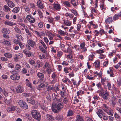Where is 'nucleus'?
I'll return each mask as SVG.
<instances>
[{
	"label": "nucleus",
	"instance_id": "obj_1",
	"mask_svg": "<svg viewBox=\"0 0 121 121\" xmlns=\"http://www.w3.org/2000/svg\"><path fill=\"white\" fill-rule=\"evenodd\" d=\"M31 114L33 117L34 119L39 121L40 120L41 117L40 113L36 110H33L31 112Z\"/></svg>",
	"mask_w": 121,
	"mask_h": 121
},
{
	"label": "nucleus",
	"instance_id": "obj_2",
	"mask_svg": "<svg viewBox=\"0 0 121 121\" xmlns=\"http://www.w3.org/2000/svg\"><path fill=\"white\" fill-rule=\"evenodd\" d=\"M102 107L104 111L108 114L111 116L113 115V114L112 112V110L111 108L108 106L106 104H103Z\"/></svg>",
	"mask_w": 121,
	"mask_h": 121
},
{
	"label": "nucleus",
	"instance_id": "obj_3",
	"mask_svg": "<svg viewBox=\"0 0 121 121\" xmlns=\"http://www.w3.org/2000/svg\"><path fill=\"white\" fill-rule=\"evenodd\" d=\"M63 107L62 104L59 103L57 104H55L52 105V111L55 113H57Z\"/></svg>",
	"mask_w": 121,
	"mask_h": 121
},
{
	"label": "nucleus",
	"instance_id": "obj_4",
	"mask_svg": "<svg viewBox=\"0 0 121 121\" xmlns=\"http://www.w3.org/2000/svg\"><path fill=\"white\" fill-rule=\"evenodd\" d=\"M17 102L20 107L24 109H26L28 108V105L24 101L18 100H17Z\"/></svg>",
	"mask_w": 121,
	"mask_h": 121
},
{
	"label": "nucleus",
	"instance_id": "obj_5",
	"mask_svg": "<svg viewBox=\"0 0 121 121\" xmlns=\"http://www.w3.org/2000/svg\"><path fill=\"white\" fill-rule=\"evenodd\" d=\"M37 75L38 77L39 78V79L42 81V82H45L46 79L44 78V75L42 73L38 72L37 73Z\"/></svg>",
	"mask_w": 121,
	"mask_h": 121
},
{
	"label": "nucleus",
	"instance_id": "obj_6",
	"mask_svg": "<svg viewBox=\"0 0 121 121\" xmlns=\"http://www.w3.org/2000/svg\"><path fill=\"white\" fill-rule=\"evenodd\" d=\"M28 43L32 48H37L36 42L32 40L29 39L27 41Z\"/></svg>",
	"mask_w": 121,
	"mask_h": 121
},
{
	"label": "nucleus",
	"instance_id": "obj_7",
	"mask_svg": "<svg viewBox=\"0 0 121 121\" xmlns=\"http://www.w3.org/2000/svg\"><path fill=\"white\" fill-rule=\"evenodd\" d=\"M11 79L13 80H18L20 78L19 74H13L10 76Z\"/></svg>",
	"mask_w": 121,
	"mask_h": 121
},
{
	"label": "nucleus",
	"instance_id": "obj_8",
	"mask_svg": "<svg viewBox=\"0 0 121 121\" xmlns=\"http://www.w3.org/2000/svg\"><path fill=\"white\" fill-rule=\"evenodd\" d=\"M103 99L105 100H107L109 96V93L106 90V91L101 95Z\"/></svg>",
	"mask_w": 121,
	"mask_h": 121
},
{
	"label": "nucleus",
	"instance_id": "obj_9",
	"mask_svg": "<svg viewBox=\"0 0 121 121\" xmlns=\"http://www.w3.org/2000/svg\"><path fill=\"white\" fill-rule=\"evenodd\" d=\"M16 90L17 93H20L23 92L24 90V89L22 86L19 85L17 86Z\"/></svg>",
	"mask_w": 121,
	"mask_h": 121
},
{
	"label": "nucleus",
	"instance_id": "obj_10",
	"mask_svg": "<svg viewBox=\"0 0 121 121\" xmlns=\"http://www.w3.org/2000/svg\"><path fill=\"white\" fill-rule=\"evenodd\" d=\"M27 20L31 23H34L35 22V20L34 18L29 15H27L26 17Z\"/></svg>",
	"mask_w": 121,
	"mask_h": 121
},
{
	"label": "nucleus",
	"instance_id": "obj_11",
	"mask_svg": "<svg viewBox=\"0 0 121 121\" xmlns=\"http://www.w3.org/2000/svg\"><path fill=\"white\" fill-rule=\"evenodd\" d=\"M37 4L39 8L43 9L44 8V5L43 4L42 2L40 0H38L37 2Z\"/></svg>",
	"mask_w": 121,
	"mask_h": 121
},
{
	"label": "nucleus",
	"instance_id": "obj_12",
	"mask_svg": "<svg viewBox=\"0 0 121 121\" xmlns=\"http://www.w3.org/2000/svg\"><path fill=\"white\" fill-rule=\"evenodd\" d=\"M53 7L57 11H59L61 9L60 5L59 4L54 3L53 4Z\"/></svg>",
	"mask_w": 121,
	"mask_h": 121
},
{
	"label": "nucleus",
	"instance_id": "obj_13",
	"mask_svg": "<svg viewBox=\"0 0 121 121\" xmlns=\"http://www.w3.org/2000/svg\"><path fill=\"white\" fill-rule=\"evenodd\" d=\"M97 114L99 117L101 118L103 116V114H104V112L102 110L99 109H98V111L97 112Z\"/></svg>",
	"mask_w": 121,
	"mask_h": 121
},
{
	"label": "nucleus",
	"instance_id": "obj_14",
	"mask_svg": "<svg viewBox=\"0 0 121 121\" xmlns=\"http://www.w3.org/2000/svg\"><path fill=\"white\" fill-rule=\"evenodd\" d=\"M55 118L57 120L61 121L63 120V117L62 115H58L56 116Z\"/></svg>",
	"mask_w": 121,
	"mask_h": 121
},
{
	"label": "nucleus",
	"instance_id": "obj_15",
	"mask_svg": "<svg viewBox=\"0 0 121 121\" xmlns=\"http://www.w3.org/2000/svg\"><path fill=\"white\" fill-rule=\"evenodd\" d=\"M16 108L14 106H10L8 108L7 111L8 112H10L14 111L16 110Z\"/></svg>",
	"mask_w": 121,
	"mask_h": 121
},
{
	"label": "nucleus",
	"instance_id": "obj_16",
	"mask_svg": "<svg viewBox=\"0 0 121 121\" xmlns=\"http://www.w3.org/2000/svg\"><path fill=\"white\" fill-rule=\"evenodd\" d=\"M113 21L112 17H108L105 20V22L107 24H109L112 22Z\"/></svg>",
	"mask_w": 121,
	"mask_h": 121
},
{
	"label": "nucleus",
	"instance_id": "obj_17",
	"mask_svg": "<svg viewBox=\"0 0 121 121\" xmlns=\"http://www.w3.org/2000/svg\"><path fill=\"white\" fill-rule=\"evenodd\" d=\"M46 116L48 119L49 121H52L54 120V118L51 115L49 114H47Z\"/></svg>",
	"mask_w": 121,
	"mask_h": 121
},
{
	"label": "nucleus",
	"instance_id": "obj_18",
	"mask_svg": "<svg viewBox=\"0 0 121 121\" xmlns=\"http://www.w3.org/2000/svg\"><path fill=\"white\" fill-rule=\"evenodd\" d=\"M76 121H84L83 118L82 117L78 114L76 117Z\"/></svg>",
	"mask_w": 121,
	"mask_h": 121
},
{
	"label": "nucleus",
	"instance_id": "obj_19",
	"mask_svg": "<svg viewBox=\"0 0 121 121\" xmlns=\"http://www.w3.org/2000/svg\"><path fill=\"white\" fill-rule=\"evenodd\" d=\"M26 85L27 86L30 88V90L31 91H33L34 89V87L32 86L31 83L29 82H26Z\"/></svg>",
	"mask_w": 121,
	"mask_h": 121
},
{
	"label": "nucleus",
	"instance_id": "obj_20",
	"mask_svg": "<svg viewBox=\"0 0 121 121\" xmlns=\"http://www.w3.org/2000/svg\"><path fill=\"white\" fill-rule=\"evenodd\" d=\"M26 100L27 102L32 105H34L35 104V101L30 98H27Z\"/></svg>",
	"mask_w": 121,
	"mask_h": 121
},
{
	"label": "nucleus",
	"instance_id": "obj_21",
	"mask_svg": "<svg viewBox=\"0 0 121 121\" xmlns=\"http://www.w3.org/2000/svg\"><path fill=\"white\" fill-rule=\"evenodd\" d=\"M4 24L5 25L12 26L15 25V23L11 22L6 21L5 22Z\"/></svg>",
	"mask_w": 121,
	"mask_h": 121
},
{
	"label": "nucleus",
	"instance_id": "obj_22",
	"mask_svg": "<svg viewBox=\"0 0 121 121\" xmlns=\"http://www.w3.org/2000/svg\"><path fill=\"white\" fill-rule=\"evenodd\" d=\"M2 33L4 34H9L10 33V30L7 28H4L2 29Z\"/></svg>",
	"mask_w": 121,
	"mask_h": 121
},
{
	"label": "nucleus",
	"instance_id": "obj_23",
	"mask_svg": "<svg viewBox=\"0 0 121 121\" xmlns=\"http://www.w3.org/2000/svg\"><path fill=\"white\" fill-rule=\"evenodd\" d=\"M100 61L99 60H97L95 62L94 64V65L96 68H99L100 67Z\"/></svg>",
	"mask_w": 121,
	"mask_h": 121
},
{
	"label": "nucleus",
	"instance_id": "obj_24",
	"mask_svg": "<svg viewBox=\"0 0 121 121\" xmlns=\"http://www.w3.org/2000/svg\"><path fill=\"white\" fill-rule=\"evenodd\" d=\"M74 113L73 111L71 110H68L67 114L66 115L67 117H69L73 115Z\"/></svg>",
	"mask_w": 121,
	"mask_h": 121
},
{
	"label": "nucleus",
	"instance_id": "obj_25",
	"mask_svg": "<svg viewBox=\"0 0 121 121\" xmlns=\"http://www.w3.org/2000/svg\"><path fill=\"white\" fill-rule=\"evenodd\" d=\"M8 6L10 7L13 8L15 4L12 1H9L8 2Z\"/></svg>",
	"mask_w": 121,
	"mask_h": 121
},
{
	"label": "nucleus",
	"instance_id": "obj_26",
	"mask_svg": "<svg viewBox=\"0 0 121 121\" xmlns=\"http://www.w3.org/2000/svg\"><path fill=\"white\" fill-rule=\"evenodd\" d=\"M99 89L97 91V93H98L99 95L100 96L101 95H102L104 92V89L103 88H102Z\"/></svg>",
	"mask_w": 121,
	"mask_h": 121
},
{
	"label": "nucleus",
	"instance_id": "obj_27",
	"mask_svg": "<svg viewBox=\"0 0 121 121\" xmlns=\"http://www.w3.org/2000/svg\"><path fill=\"white\" fill-rule=\"evenodd\" d=\"M20 70L19 69H14L12 70L11 71H10V73H14V74H18V73H19Z\"/></svg>",
	"mask_w": 121,
	"mask_h": 121
},
{
	"label": "nucleus",
	"instance_id": "obj_28",
	"mask_svg": "<svg viewBox=\"0 0 121 121\" xmlns=\"http://www.w3.org/2000/svg\"><path fill=\"white\" fill-rule=\"evenodd\" d=\"M44 87L45 88V87L44 85V83L43 82V83H41L38 86L37 89L38 90H41V88Z\"/></svg>",
	"mask_w": 121,
	"mask_h": 121
},
{
	"label": "nucleus",
	"instance_id": "obj_29",
	"mask_svg": "<svg viewBox=\"0 0 121 121\" xmlns=\"http://www.w3.org/2000/svg\"><path fill=\"white\" fill-rule=\"evenodd\" d=\"M78 0H77V2L76 3V1L74 0H71L70 1V2L74 6H77L78 5Z\"/></svg>",
	"mask_w": 121,
	"mask_h": 121
},
{
	"label": "nucleus",
	"instance_id": "obj_30",
	"mask_svg": "<svg viewBox=\"0 0 121 121\" xmlns=\"http://www.w3.org/2000/svg\"><path fill=\"white\" fill-rule=\"evenodd\" d=\"M4 56L6 57L9 58H11L12 56V54L9 53H6L4 54Z\"/></svg>",
	"mask_w": 121,
	"mask_h": 121
},
{
	"label": "nucleus",
	"instance_id": "obj_31",
	"mask_svg": "<svg viewBox=\"0 0 121 121\" xmlns=\"http://www.w3.org/2000/svg\"><path fill=\"white\" fill-rule=\"evenodd\" d=\"M16 37L17 38V39L19 41H22L23 38L22 36L20 35L17 34L16 35Z\"/></svg>",
	"mask_w": 121,
	"mask_h": 121
},
{
	"label": "nucleus",
	"instance_id": "obj_32",
	"mask_svg": "<svg viewBox=\"0 0 121 121\" xmlns=\"http://www.w3.org/2000/svg\"><path fill=\"white\" fill-rule=\"evenodd\" d=\"M94 74H96L94 76H98L99 77H101L102 75V73L101 72H100L99 73H98V72L97 71H95L94 72Z\"/></svg>",
	"mask_w": 121,
	"mask_h": 121
},
{
	"label": "nucleus",
	"instance_id": "obj_33",
	"mask_svg": "<svg viewBox=\"0 0 121 121\" xmlns=\"http://www.w3.org/2000/svg\"><path fill=\"white\" fill-rule=\"evenodd\" d=\"M53 36H54V35L52 33H48V36L50 40H52L53 39Z\"/></svg>",
	"mask_w": 121,
	"mask_h": 121
},
{
	"label": "nucleus",
	"instance_id": "obj_34",
	"mask_svg": "<svg viewBox=\"0 0 121 121\" xmlns=\"http://www.w3.org/2000/svg\"><path fill=\"white\" fill-rule=\"evenodd\" d=\"M65 45L62 43H60V48L61 50L64 52H66L65 50Z\"/></svg>",
	"mask_w": 121,
	"mask_h": 121
},
{
	"label": "nucleus",
	"instance_id": "obj_35",
	"mask_svg": "<svg viewBox=\"0 0 121 121\" xmlns=\"http://www.w3.org/2000/svg\"><path fill=\"white\" fill-rule=\"evenodd\" d=\"M63 21H64V23L65 25L67 26H70L71 25V23L70 21L68 20H67L66 22L65 20H63Z\"/></svg>",
	"mask_w": 121,
	"mask_h": 121
},
{
	"label": "nucleus",
	"instance_id": "obj_36",
	"mask_svg": "<svg viewBox=\"0 0 121 121\" xmlns=\"http://www.w3.org/2000/svg\"><path fill=\"white\" fill-rule=\"evenodd\" d=\"M117 85L118 86L120 87L121 85V78L119 77L117 79Z\"/></svg>",
	"mask_w": 121,
	"mask_h": 121
},
{
	"label": "nucleus",
	"instance_id": "obj_37",
	"mask_svg": "<svg viewBox=\"0 0 121 121\" xmlns=\"http://www.w3.org/2000/svg\"><path fill=\"white\" fill-rule=\"evenodd\" d=\"M20 10V9L18 7H15L12 10L13 12L17 13Z\"/></svg>",
	"mask_w": 121,
	"mask_h": 121
},
{
	"label": "nucleus",
	"instance_id": "obj_38",
	"mask_svg": "<svg viewBox=\"0 0 121 121\" xmlns=\"http://www.w3.org/2000/svg\"><path fill=\"white\" fill-rule=\"evenodd\" d=\"M66 52H64L65 53H68L70 54H71L72 53L73 50L72 49L70 48H67V50L66 51L65 50Z\"/></svg>",
	"mask_w": 121,
	"mask_h": 121
},
{
	"label": "nucleus",
	"instance_id": "obj_39",
	"mask_svg": "<svg viewBox=\"0 0 121 121\" xmlns=\"http://www.w3.org/2000/svg\"><path fill=\"white\" fill-rule=\"evenodd\" d=\"M114 91L115 92V93L116 94H118L120 92V91L116 87H114V88H112Z\"/></svg>",
	"mask_w": 121,
	"mask_h": 121
},
{
	"label": "nucleus",
	"instance_id": "obj_40",
	"mask_svg": "<svg viewBox=\"0 0 121 121\" xmlns=\"http://www.w3.org/2000/svg\"><path fill=\"white\" fill-rule=\"evenodd\" d=\"M121 15H120V14L119 13L117 14H115L113 17V18L114 20H117L118 17L120 16H121Z\"/></svg>",
	"mask_w": 121,
	"mask_h": 121
},
{
	"label": "nucleus",
	"instance_id": "obj_41",
	"mask_svg": "<svg viewBox=\"0 0 121 121\" xmlns=\"http://www.w3.org/2000/svg\"><path fill=\"white\" fill-rule=\"evenodd\" d=\"M107 86L108 87V90H110L111 88L112 87V86L110 82L109 81L108 82H107Z\"/></svg>",
	"mask_w": 121,
	"mask_h": 121
},
{
	"label": "nucleus",
	"instance_id": "obj_42",
	"mask_svg": "<svg viewBox=\"0 0 121 121\" xmlns=\"http://www.w3.org/2000/svg\"><path fill=\"white\" fill-rule=\"evenodd\" d=\"M4 10L6 12H8L10 11V9L7 6L5 5L4 6Z\"/></svg>",
	"mask_w": 121,
	"mask_h": 121
},
{
	"label": "nucleus",
	"instance_id": "obj_43",
	"mask_svg": "<svg viewBox=\"0 0 121 121\" xmlns=\"http://www.w3.org/2000/svg\"><path fill=\"white\" fill-rule=\"evenodd\" d=\"M109 103L110 104L111 106H113L116 104V103L113 100H109Z\"/></svg>",
	"mask_w": 121,
	"mask_h": 121
},
{
	"label": "nucleus",
	"instance_id": "obj_44",
	"mask_svg": "<svg viewBox=\"0 0 121 121\" xmlns=\"http://www.w3.org/2000/svg\"><path fill=\"white\" fill-rule=\"evenodd\" d=\"M40 106L41 108L43 110H46L47 109L46 107L44 106L43 103H41L40 104Z\"/></svg>",
	"mask_w": 121,
	"mask_h": 121
},
{
	"label": "nucleus",
	"instance_id": "obj_45",
	"mask_svg": "<svg viewBox=\"0 0 121 121\" xmlns=\"http://www.w3.org/2000/svg\"><path fill=\"white\" fill-rule=\"evenodd\" d=\"M46 71L48 74H50L51 73L50 67H48L46 69Z\"/></svg>",
	"mask_w": 121,
	"mask_h": 121
},
{
	"label": "nucleus",
	"instance_id": "obj_46",
	"mask_svg": "<svg viewBox=\"0 0 121 121\" xmlns=\"http://www.w3.org/2000/svg\"><path fill=\"white\" fill-rule=\"evenodd\" d=\"M57 75L56 73H53L52 74L51 77L53 79H55L57 78Z\"/></svg>",
	"mask_w": 121,
	"mask_h": 121
},
{
	"label": "nucleus",
	"instance_id": "obj_47",
	"mask_svg": "<svg viewBox=\"0 0 121 121\" xmlns=\"http://www.w3.org/2000/svg\"><path fill=\"white\" fill-rule=\"evenodd\" d=\"M70 11L71 12L73 13L74 15L76 16H77L78 15V14L77 11L75 10H74L73 9H71Z\"/></svg>",
	"mask_w": 121,
	"mask_h": 121
},
{
	"label": "nucleus",
	"instance_id": "obj_48",
	"mask_svg": "<svg viewBox=\"0 0 121 121\" xmlns=\"http://www.w3.org/2000/svg\"><path fill=\"white\" fill-rule=\"evenodd\" d=\"M64 4L65 5L68 7H70V3L67 1H65L64 2Z\"/></svg>",
	"mask_w": 121,
	"mask_h": 121
},
{
	"label": "nucleus",
	"instance_id": "obj_49",
	"mask_svg": "<svg viewBox=\"0 0 121 121\" xmlns=\"http://www.w3.org/2000/svg\"><path fill=\"white\" fill-rule=\"evenodd\" d=\"M22 73L23 74H25L27 73V70L25 68H23L21 71Z\"/></svg>",
	"mask_w": 121,
	"mask_h": 121
},
{
	"label": "nucleus",
	"instance_id": "obj_50",
	"mask_svg": "<svg viewBox=\"0 0 121 121\" xmlns=\"http://www.w3.org/2000/svg\"><path fill=\"white\" fill-rule=\"evenodd\" d=\"M39 42L45 49H46L47 48V47L46 45L43 40H40Z\"/></svg>",
	"mask_w": 121,
	"mask_h": 121
},
{
	"label": "nucleus",
	"instance_id": "obj_51",
	"mask_svg": "<svg viewBox=\"0 0 121 121\" xmlns=\"http://www.w3.org/2000/svg\"><path fill=\"white\" fill-rule=\"evenodd\" d=\"M38 12L39 16L40 18H42L43 17V15L42 13L41 12V11L39 9H38Z\"/></svg>",
	"mask_w": 121,
	"mask_h": 121
},
{
	"label": "nucleus",
	"instance_id": "obj_52",
	"mask_svg": "<svg viewBox=\"0 0 121 121\" xmlns=\"http://www.w3.org/2000/svg\"><path fill=\"white\" fill-rule=\"evenodd\" d=\"M101 9L102 10H104L106 9V7L103 4L101 5L100 6Z\"/></svg>",
	"mask_w": 121,
	"mask_h": 121
},
{
	"label": "nucleus",
	"instance_id": "obj_53",
	"mask_svg": "<svg viewBox=\"0 0 121 121\" xmlns=\"http://www.w3.org/2000/svg\"><path fill=\"white\" fill-rule=\"evenodd\" d=\"M45 54H43L42 55H39V57L40 59H43L45 58Z\"/></svg>",
	"mask_w": 121,
	"mask_h": 121
},
{
	"label": "nucleus",
	"instance_id": "obj_54",
	"mask_svg": "<svg viewBox=\"0 0 121 121\" xmlns=\"http://www.w3.org/2000/svg\"><path fill=\"white\" fill-rule=\"evenodd\" d=\"M14 30L17 33H21V31L17 27L15 28Z\"/></svg>",
	"mask_w": 121,
	"mask_h": 121
},
{
	"label": "nucleus",
	"instance_id": "obj_55",
	"mask_svg": "<svg viewBox=\"0 0 121 121\" xmlns=\"http://www.w3.org/2000/svg\"><path fill=\"white\" fill-rule=\"evenodd\" d=\"M114 116L116 119H119L120 118V116L119 114L115 112L114 115Z\"/></svg>",
	"mask_w": 121,
	"mask_h": 121
},
{
	"label": "nucleus",
	"instance_id": "obj_56",
	"mask_svg": "<svg viewBox=\"0 0 121 121\" xmlns=\"http://www.w3.org/2000/svg\"><path fill=\"white\" fill-rule=\"evenodd\" d=\"M17 57V58L19 59L22 57L23 56V54L21 53L17 54L16 55Z\"/></svg>",
	"mask_w": 121,
	"mask_h": 121
},
{
	"label": "nucleus",
	"instance_id": "obj_57",
	"mask_svg": "<svg viewBox=\"0 0 121 121\" xmlns=\"http://www.w3.org/2000/svg\"><path fill=\"white\" fill-rule=\"evenodd\" d=\"M7 65L8 67L9 68H14L13 65L12 63H9Z\"/></svg>",
	"mask_w": 121,
	"mask_h": 121
},
{
	"label": "nucleus",
	"instance_id": "obj_58",
	"mask_svg": "<svg viewBox=\"0 0 121 121\" xmlns=\"http://www.w3.org/2000/svg\"><path fill=\"white\" fill-rule=\"evenodd\" d=\"M63 52L61 51H59L58 52L57 55L58 57H60L62 55Z\"/></svg>",
	"mask_w": 121,
	"mask_h": 121
},
{
	"label": "nucleus",
	"instance_id": "obj_59",
	"mask_svg": "<svg viewBox=\"0 0 121 121\" xmlns=\"http://www.w3.org/2000/svg\"><path fill=\"white\" fill-rule=\"evenodd\" d=\"M96 52L98 54L103 53H104V52L103 51V50H101L99 49V50H97L96 51Z\"/></svg>",
	"mask_w": 121,
	"mask_h": 121
},
{
	"label": "nucleus",
	"instance_id": "obj_60",
	"mask_svg": "<svg viewBox=\"0 0 121 121\" xmlns=\"http://www.w3.org/2000/svg\"><path fill=\"white\" fill-rule=\"evenodd\" d=\"M39 48L40 50L43 52L45 53V49L43 48L41 46H40L39 47Z\"/></svg>",
	"mask_w": 121,
	"mask_h": 121
},
{
	"label": "nucleus",
	"instance_id": "obj_61",
	"mask_svg": "<svg viewBox=\"0 0 121 121\" xmlns=\"http://www.w3.org/2000/svg\"><path fill=\"white\" fill-rule=\"evenodd\" d=\"M5 44H6L8 46H9L11 45V43L9 41L6 40L5 42Z\"/></svg>",
	"mask_w": 121,
	"mask_h": 121
},
{
	"label": "nucleus",
	"instance_id": "obj_62",
	"mask_svg": "<svg viewBox=\"0 0 121 121\" xmlns=\"http://www.w3.org/2000/svg\"><path fill=\"white\" fill-rule=\"evenodd\" d=\"M68 102V100L67 98L66 97H65L63 100V103L64 104H66Z\"/></svg>",
	"mask_w": 121,
	"mask_h": 121
},
{
	"label": "nucleus",
	"instance_id": "obj_63",
	"mask_svg": "<svg viewBox=\"0 0 121 121\" xmlns=\"http://www.w3.org/2000/svg\"><path fill=\"white\" fill-rule=\"evenodd\" d=\"M18 44L20 46V48H24V45L23 43H22L21 42H19Z\"/></svg>",
	"mask_w": 121,
	"mask_h": 121
},
{
	"label": "nucleus",
	"instance_id": "obj_64",
	"mask_svg": "<svg viewBox=\"0 0 121 121\" xmlns=\"http://www.w3.org/2000/svg\"><path fill=\"white\" fill-rule=\"evenodd\" d=\"M24 9L25 11L29 13L30 11V9L27 6L25 7Z\"/></svg>",
	"mask_w": 121,
	"mask_h": 121
}]
</instances>
